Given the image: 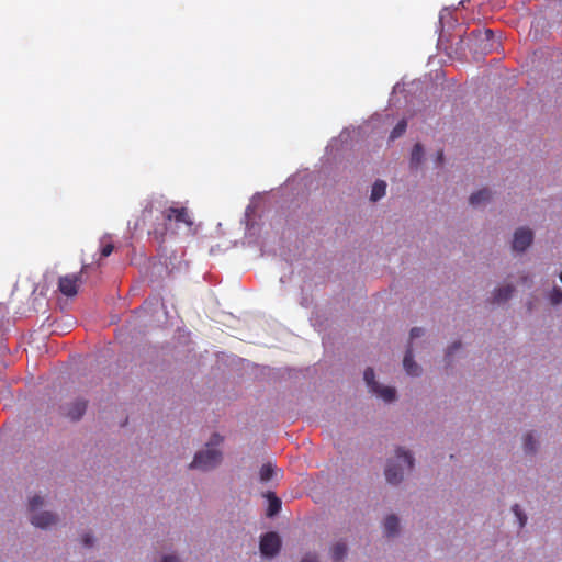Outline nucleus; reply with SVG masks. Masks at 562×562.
<instances>
[{"instance_id": "obj_1", "label": "nucleus", "mask_w": 562, "mask_h": 562, "mask_svg": "<svg viewBox=\"0 0 562 562\" xmlns=\"http://www.w3.org/2000/svg\"><path fill=\"white\" fill-rule=\"evenodd\" d=\"M140 221L143 225L151 223L148 235L159 243H162L169 233L176 234L180 225L183 224L188 229L193 225L187 207L162 200L149 202L142 211Z\"/></svg>"}, {"instance_id": "obj_2", "label": "nucleus", "mask_w": 562, "mask_h": 562, "mask_svg": "<svg viewBox=\"0 0 562 562\" xmlns=\"http://www.w3.org/2000/svg\"><path fill=\"white\" fill-rule=\"evenodd\" d=\"M222 441L223 438L214 434L206 443V449L195 453L190 468L207 471L218 465L222 461V453L215 447L220 446Z\"/></svg>"}, {"instance_id": "obj_3", "label": "nucleus", "mask_w": 562, "mask_h": 562, "mask_svg": "<svg viewBox=\"0 0 562 562\" xmlns=\"http://www.w3.org/2000/svg\"><path fill=\"white\" fill-rule=\"evenodd\" d=\"M281 548V540L277 532L265 533L260 540V551L265 557H274Z\"/></svg>"}, {"instance_id": "obj_4", "label": "nucleus", "mask_w": 562, "mask_h": 562, "mask_svg": "<svg viewBox=\"0 0 562 562\" xmlns=\"http://www.w3.org/2000/svg\"><path fill=\"white\" fill-rule=\"evenodd\" d=\"M80 274H67L59 278L58 289L66 296H74L78 292Z\"/></svg>"}, {"instance_id": "obj_5", "label": "nucleus", "mask_w": 562, "mask_h": 562, "mask_svg": "<svg viewBox=\"0 0 562 562\" xmlns=\"http://www.w3.org/2000/svg\"><path fill=\"white\" fill-rule=\"evenodd\" d=\"M533 234L529 228H518L514 234L513 249L525 251L532 243Z\"/></svg>"}, {"instance_id": "obj_6", "label": "nucleus", "mask_w": 562, "mask_h": 562, "mask_svg": "<svg viewBox=\"0 0 562 562\" xmlns=\"http://www.w3.org/2000/svg\"><path fill=\"white\" fill-rule=\"evenodd\" d=\"M61 409L66 417L70 418L71 420H79L87 409V402L83 400H76Z\"/></svg>"}, {"instance_id": "obj_7", "label": "nucleus", "mask_w": 562, "mask_h": 562, "mask_svg": "<svg viewBox=\"0 0 562 562\" xmlns=\"http://www.w3.org/2000/svg\"><path fill=\"white\" fill-rule=\"evenodd\" d=\"M57 518L54 514L49 512H43L36 514L32 517L31 522L38 528H47L54 524H56Z\"/></svg>"}, {"instance_id": "obj_8", "label": "nucleus", "mask_w": 562, "mask_h": 562, "mask_svg": "<svg viewBox=\"0 0 562 562\" xmlns=\"http://www.w3.org/2000/svg\"><path fill=\"white\" fill-rule=\"evenodd\" d=\"M403 367L407 374L412 376H417L420 373L419 366L414 361L413 351L411 348L406 350V353L403 359Z\"/></svg>"}, {"instance_id": "obj_9", "label": "nucleus", "mask_w": 562, "mask_h": 562, "mask_svg": "<svg viewBox=\"0 0 562 562\" xmlns=\"http://www.w3.org/2000/svg\"><path fill=\"white\" fill-rule=\"evenodd\" d=\"M386 481L391 484H397L403 479V469L390 462L385 469Z\"/></svg>"}, {"instance_id": "obj_10", "label": "nucleus", "mask_w": 562, "mask_h": 562, "mask_svg": "<svg viewBox=\"0 0 562 562\" xmlns=\"http://www.w3.org/2000/svg\"><path fill=\"white\" fill-rule=\"evenodd\" d=\"M398 518L395 515H390L384 520V535L393 537L398 532Z\"/></svg>"}, {"instance_id": "obj_11", "label": "nucleus", "mask_w": 562, "mask_h": 562, "mask_svg": "<svg viewBox=\"0 0 562 562\" xmlns=\"http://www.w3.org/2000/svg\"><path fill=\"white\" fill-rule=\"evenodd\" d=\"M491 191L487 189L479 190L477 192L471 194L469 202L473 206L481 205L487 202L491 199Z\"/></svg>"}, {"instance_id": "obj_12", "label": "nucleus", "mask_w": 562, "mask_h": 562, "mask_svg": "<svg viewBox=\"0 0 562 562\" xmlns=\"http://www.w3.org/2000/svg\"><path fill=\"white\" fill-rule=\"evenodd\" d=\"M513 291L514 289L512 285H506L495 290L493 302L497 304L506 302L512 296Z\"/></svg>"}, {"instance_id": "obj_13", "label": "nucleus", "mask_w": 562, "mask_h": 562, "mask_svg": "<svg viewBox=\"0 0 562 562\" xmlns=\"http://www.w3.org/2000/svg\"><path fill=\"white\" fill-rule=\"evenodd\" d=\"M268 508H267V516L273 517L277 515L281 509V499L277 497L273 493H268Z\"/></svg>"}, {"instance_id": "obj_14", "label": "nucleus", "mask_w": 562, "mask_h": 562, "mask_svg": "<svg viewBox=\"0 0 562 562\" xmlns=\"http://www.w3.org/2000/svg\"><path fill=\"white\" fill-rule=\"evenodd\" d=\"M372 393L380 396L385 402H392L395 400L396 391L391 386H381L379 385V390L372 391Z\"/></svg>"}, {"instance_id": "obj_15", "label": "nucleus", "mask_w": 562, "mask_h": 562, "mask_svg": "<svg viewBox=\"0 0 562 562\" xmlns=\"http://www.w3.org/2000/svg\"><path fill=\"white\" fill-rule=\"evenodd\" d=\"M385 191H386V183L383 180H378L374 182V184L372 187L370 199L372 201H378L382 196L385 195Z\"/></svg>"}, {"instance_id": "obj_16", "label": "nucleus", "mask_w": 562, "mask_h": 562, "mask_svg": "<svg viewBox=\"0 0 562 562\" xmlns=\"http://www.w3.org/2000/svg\"><path fill=\"white\" fill-rule=\"evenodd\" d=\"M347 553V547L344 542H337L331 548V558L335 562L341 561Z\"/></svg>"}, {"instance_id": "obj_17", "label": "nucleus", "mask_w": 562, "mask_h": 562, "mask_svg": "<svg viewBox=\"0 0 562 562\" xmlns=\"http://www.w3.org/2000/svg\"><path fill=\"white\" fill-rule=\"evenodd\" d=\"M363 379L369 386L370 391L379 390V383L375 381V374L372 368H367L363 373Z\"/></svg>"}, {"instance_id": "obj_18", "label": "nucleus", "mask_w": 562, "mask_h": 562, "mask_svg": "<svg viewBox=\"0 0 562 562\" xmlns=\"http://www.w3.org/2000/svg\"><path fill=\"white\" fill-rule=\"evenodd\" d=\"M273 474H274V467L272 463L268 462L260 468L259 477H260L261 482L270 481L272 479Z\"/></svg>"}, {"instance_id": "obj_19", "label": "nucleus", "mask_w": 562, "mask_h": 562, "mask_svg": "<svg viewBox=\"0 0 562 562\" xmlns=\"http://www.w3.org/2000/svg\"><path fill=\"white\" fill-rule=\"evenodd\" d=\"M423 156H424L423 146L418 143L415 144V146L413 147V150H412V155H411V165L414 167H417L420 164Z\"/></svg>"}, {"instance_id": "obj_20", "label": "nucleus", "mask_w": 562, "mask_h": 562, "mask_svg": "<svg viewBox=\"0 0 562 562\" xmlns=\"http://www.w3.org/2000/svg\"><path fill=\"white\" fill-rule=\"evenodd\" d=\"M396 457L401 459L408 470H412L414 467V458L411 456L409 452L404 451L402 448H398L396 450Z\"/></svg>"}, {"instance_id": "obj_21", "label": "nucleus", "mask_w": 562, "mask_h": 562, "mask_svg": "<svg viewBox=\"0 0 562 562\" xmlns=\"http://www.w3.org/2000/svg\"><path fill=\"white\" fill-rule=\"evenodd\" d=\"M406 127H407V123L405 120H401L396 125L395 127L392 130L391 134H390V138L391 139H396L398 138L400 136H402L405 131H406Z\"/></svg>"}, {"instance_id": "obj_22", "label": "nucleus", "mask_w": 562, "mask_h": 562, "mask_svg": "<svg viewBox=\"0 0 562 562\" xmlns=\"http://www.w3.org/2000/svg\"><path fill=\"white\" fill-rule=\"evenodd\" d=\"M524 448L528 453L536 451V441L532 438L531 434H527L524 438Z\"/></svg>"}, {"instance_id": "obj_23", "label": "nucleus", "mask_w": 562, "mask_h": 562, "mask_svg": "<svg viewBox=\"0 0 562 562\" xmlns=\"http://www.w3.org/2000/svg\"><path fill=\"white\" fill-rule=\"evenodd\" d=\"M513 512L514 514L517 516L518 520H519V526L520 527H524L526 525V521H527V517L526 515L521 512L519 505L515 504L513 506Z\"/></svg>"}, {"instance_id": "obj_24", "label": "nucleus", "mask_w": 562, "mask_h": 562, "mask_svg": "<svg viewBox=\"0 0 562 562\" xmlns=\"http://www.w3.org/2000/svg\"><path fill=\"white\" fill-rule=\"evenodd\" d=\"M550 300L553 305L560 304L562 302V290L554 288L551 292Z\"/></svg>"}, {"instance_id": "obj_25", "label": "nucleus", "mask_w": 562, "mask_h": 562, "mask_svg": "<svg viewBox=\"0 0 562 562\" xmlns=\"http://www.w3.org/2000/svg\"><path fill=\"white\" fill-rule=\"evenodd\" d=\"M42 505H43V498L38 495L33 496L29 502V507L31 510H35Z\"/></svg>"}, {"instance_id": "obj_26", "label": "nucleus", "mask_w": 562, "mask_h": 562, "mask_svg": "<svg viewBox=\"0 0 562 562\" xmlns=\"http://www.w3.org/2000/svg\"><path fill=\"white\" fill-rule=\"evenodd\" d=\"M114 246L111 243L103 244L101 247V257H108L112 254Z\"/></svg>"}, {"instance_id": "obj_27", "label": "nucleus", "mask_w": 562, "mask_h": 562, "mask_svg": "<svg viewBox=\"0 0 562 562\" xmlns=\"http://www.w3.org/2000/svg\"><path fill=\"white\" fill-rule=\"evenodd\" d=\"M93 541H94V540H93V537H92L91 535H88V533H87V535H85V536L82 537V543H83V546H85V547H88V548H89V547H92Z\"/></svg>"}, {"instance_id": "obj_28", "label": "nucleus", "mask_w": 562, "mask_h": 562, "mask_svg": "<svg viewBox=\"0 0 562 562\" xmlns=\"http://www.w3.org/2000/svg\"><path fill=\"white\" fill-rule=\"evenodd\" d=\"M423 333H424L423 328L414 327L411 330V338L413 339V338L420 337L423 335Z\"/></svg>"}, {"instance_id": "obj_29", "label": "nucleus", "mask_w": 562, "mask_h": 562, "mask_svg": "<svg viewBox=\"0 0 562 562\" xmlns=\"http://www.w3.org/2000/svg\"><path fill=\"white\" fill-rule=\"evenodd\" d=\"M301 562H318L317 558L313 554L305 555Z\"/></svg>"}, {"instance_id": "obj_30", "label": "nucleus", "mask_w": 562, "mask_h": 562, "mask_svg": "<svg viewBox=\"0 0 562 562\" xmlns=\"http://www.w3.org/2000/svg\"><path fill=\"white\" fill-rule=\"evenodd\" d=\"M161 562H179V560L173 555H166Z\"/></svg>"}, {"instance_id": "obj_31", "label": "nucleus", "mask_w": 562, "mask_h": 562, "mask_svg": "<svg viewBox=\"0 0 562 562\" xmlns=\"http://www.w3.org/2000/svg\"><path fill=\"white\" fill-rule=\"evenodd\" d=\"M460 347V342H454L451 347L448 349V356L452 355L456 349Z\"/></svg>"}, {"instance_id": "obj_32", "label": "nucleus", "mask_w": 562, "mask_h": 562, "mask_svg": "<svg viewBox=\"0 0 562 562\" xmlns=\"http://www.w3.org/2000/svg\"><path fill=\"white\" fill-rule=\"evenodd\" d=\"M437 161L438 164H441L443 161V153L441 150L438 151Z\"/></svg>"}, {"instance_id": "obj_33", "label": "nucleus", "mask_w": 562, "mask_h": 562, "mask_svg": "<svg viewBox=\"0 0 562 562\" xmlns=\"http://www.w3.org/2000/svg\"><path fill=\"white\" fill-rule=\"evenodd\" d=\"M485 35H486V38L488 40L493 35V32L491 30H485Z\"/></svg>"}, {"instance_id": "obj_34", "label": "nucleus", "mask_w": 562, "mask_h": 562, "mask_svg": "<svg viewBox=\"0 0 562 562\" xmlns=\"http://www.w3.org/2000/svg\"><path fill=\"white\" fill-rule=\"evenodd\" d=\"M89 266H90V265H88V263H83V265H82V269H81V272H80V273L85 272V271L89 268Z\"/></svg>"}]
</instances>
